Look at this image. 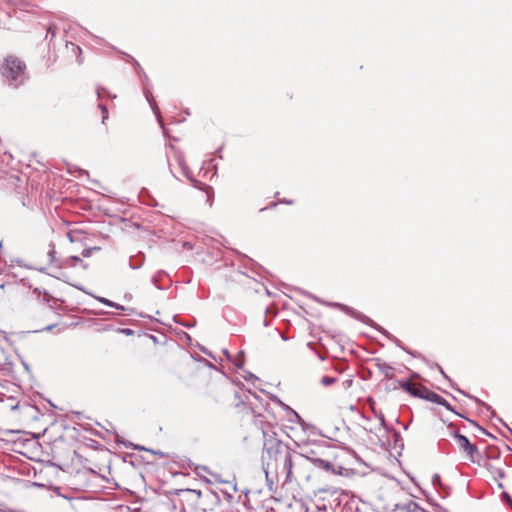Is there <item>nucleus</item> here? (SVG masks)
Returning <instances> with one entry per match:
<instances>
[{
	"label": "nucleus",
	"instance_id": "f257e3e1",
	"mask_svg": "<svg viewBox=\"0 0 512 512\" xmlns=\"http://www.w3.org/2000/svg\"><path fill=\"white\" fill-rule=\"evenodd\" d=\"M264 453H266V473L268 471L281 470L285 474V482L291 483L294 478L292 466H302L304 463L303 455L292 451L288 445L279 439L272 437L264 443Z\"/></svg>",
	"mask_w": 512,
	"mask_h": 512
},
{
	"label": "nucleus",
	"instance_id": "f03ea898",
	"mask_svg": "<svg viewBox=\"0 0 512 512\" xmlns=\"http://www.w3.org/2000/svg\"><path fill=\"white\" fill-rule=\"evenodd\" d=\"M26 65L16 56L6 57L1 66V74L9 82H22L25 75Z\"/></svg>",
	"mask_w": 512,
	"mask_h": 512
},
{
	"label": "nucleus",
	"instance_id": "7ed1b4c3",
	"mask_svg": "<svg viewBox=\"0 0 512 512\" xmlns=\"http://www.w3.org/2000/svg\"><path fill=\"white\" fill-rule=\"evenodd\" d=\"M202 492L195 489H179L175 492V503H178L181 512H194L200 503Z\"/></svg>",
	"mask_w": 512,
	"mask_h": 512
},
{
	"label": "nucleus",
	"instance_id": "20e7f679",
	"mask_svg": "<svg viewBox=\"0 0 512 512\" xmlns=\"http://www.w3.org/2000/svg\"><path fill=\"white\" fill-rule=\"evenodd\" d=\"M400 386L403 390L407 391L408 393H410L411 395H413L415 397H419L421 399H425V400H428L430 402L437 403V404H444L446 402L443 397H441L437 393L429 390L427 387H425L419 383H414L412 381H406V382L401 383Z\"/></svg>",
	"mask_w": 512,
	"mask_h": 512
},
{
	"label": "nucleus",
	"instance_id": "39448f33",
	"mask_svg": "<svg viewBox=\"0 0 512 512\" xmlns=\"http://www.w3.org/2000/svg\"><path fill=\"white\" fill-rule=\"evenodd\" d=\"M454 438L459 449L465 453L466 459L474 462L475 455L478 454L477 447L461 434L456 433Z\"/></svg>",
	"mask_w": 512,
	"mask_h": 512
},
{
	"label": "nucleus",
	"instance_id": "423d86ee",
	"mask_svg": "<svg viewBox=\"0 0 512 512\" xmlns=\"http://www.w3.org/2000/svg\"><path fill=\"white\" fill-rule=\"evenodd\" d=\"M77 264H82V260L77 256H71L65 259L61 264L56 266L55 276L59 279L67 278L64 268L76 267Z\"/></svg>",
	"mask_w": 512,
	"mask_h": 512
},
{
	"label": "nucleus",
	"instance_id": "0eeeda50",
	"mask_svg": "<svg viewBox=\"0 0 512 512\" xmlns=\"http://www.w3.org/2000/svg\"><path fill=\"white\" fill-rule=\"evenodd\" d=\"M304 463L302 466L293 465L292 471H294L293 481H296L298 478L309 480L310 479V468H309V459L307 456L303 455Z\"/></svg>",
	"mask_w": 512,
	"mask_h": 512
},
{
	"label": "nucleus",
	"instance_id": "6e6552de",
	"mask_svg": "<svg viewBox=\"0 0 512 512\" xmlns=\"http://www.w3.org/2000/svg\"><path fill=\"white\" fill-rule=\"evenodd\" d=\"M307 458L309 459V462L313 463L315 466L326 471L334 472L333 465L329 460L309 456H307Z\"/></svg>",
	"mask_w": 512,
	"mask_h": 512
},
{
	"label": "nucleus",
	"instance_id": "1a4fd4ad",
	"mask_svg": "<svg viewBox=\"0 0 512 512\" xmlns=\"http://www.w3.org/2000/svg\"><path fill=\"white\" fill-rule=\"evenodd\" d=\"M47 254H48V257H49V260L51 263V268L55 272L56 266L61 264V262L56 258V250H55L54 245H50V248H49Z\"/></svg>",
	"mask_w": 512,
	"mask_h": 512
},
{
	"label": "nucleus",
	"instance_id": "9d476101",
	"mask_svg": "<svg viewBox=\"0 0 512 512\" xmlns=\"http://www.w3.org/2000/svg\"><path fill=\"white\" fill-rule=\"evenodd\" d=\"M398 512H425V510L419 507L417 503L411 501L404 507L400 508Z\"/></svg>",
	"mask_w": 512,
	"mask_h": 512
},
{
	"label": "nucleus",
	"instance_id": "9b49d317",
	"mask_svg": "<svg viewBox=\"0 0 512 512\" xmlns=\"http://www.w3.org/2000/svg\"><path fill=\"white\" fill-rule=\"evenodd\" d=\"M99 108H100V109H101V111H102V122H103V123H105L106 119L108 118V110H107V108H106L104 105H102V104H100V105H99Z\"/></svg>",
	"mask_w": 512,
	"mask_h": 512
},
{
	"label": "nucleus",
	"instance_id": "f8f14e48",
	"mask_svg": "<svg viewBox=\"0 0 512 512\" xmlns=\"http://www.w3.org/2000/svg\"><path fill=\"white\" fill-rule=\"evenodd\" d=\"M93 249H94V248L84 249V250L82 251V253H81V254H82V256H83V257H90V256H91V252H92V250H93Z\"/></svg>",
	"mask_w": 512,
	"mask_h": 512
},
{
	"label": "nucleus",
	"instance_id": "ddd939ff",
	"mask_svg": "<svg viewBox=\"0 0 512 512\" xmlns=\"http://www.w3.org/2000/svg\"><path fill=\"white\" fill-rule=\"evenodd\" d=\"M335 380L333 378H329V377H323L322 379V383L324 385H329L331 383H333Z\"/></svg>",
	"mask_w": 512,
	"mask_h": 512
},
{
	"label": "nucleus",
	"instance_id": "4468645a",
	"mask_svg": "<svg viewBox=\"0 0 512 512\" xmlns=\"http://www.w3.org/2000/svg\"><path fill=\"white\" fill-rule=\"evenodd\" d=\"M236 275L241 277V278H246V275L241 273V272H239V271L236 272Z\"/></svg>",
	"mask_w": 512,
	"mask_h": 512
},
{
	"label": "nucleus",
	"instance_id": "2eb2a0df",
	"mask_svg": "<svg viewBox=\"0 0 512 512\" xmlns=\"http://www.w3.org/2000/svg\"><path fill=\"white\" fill-rule=\"evenodd\" d=\"M52 327H53V325H49V326H47V328H46V329H47V330H51V329H52Z\"/></svg>",
	"mask_w": 512,
	"mask_h": 512
},
{
	"label": "nucleus",
	"instance_id": "dca6fc26",
	"mask_svg": "<svg viewBox=\"0 0 512 512\" xmlns=\"http://www.w3.org/2000/svg\"><path fill=\"white\" fill-rule=\"evenodd\" d=\"M504 496L507 498L508 501H511L510 496H508L507 494H505Z\"/></svg>",
	"mask_w": 512,
	"mask_h": 512
}]
</instances>
